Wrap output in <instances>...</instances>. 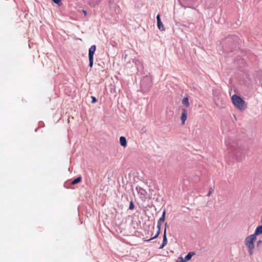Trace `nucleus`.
I'll return each mask as SVG.
<instances>
[{"label": "nucleus", "mask_w": 262, "mask_h": 262, "mask_svg": "<svg viewBox=\"0 0 262 262\" xmlns=\"http://www.w3.org/2000/svg\"><path fill=\"white\" fill-rule=\"evenodd\" d=\"M213 192V189L212 187H210L209 189V191L207 194V196H210L212 194Z\"/></svg>", "instance_id": "17"}, {"label": "nucleus", "mask_w": 262, "mask_h": 262, "mask_svg": "<svg viewBox=\"0 0 262 262\" xmlns=\"http://www.w3.org/2000/svg\"><path fill=\"white\" fill-rule=\"evenodd\" d=\"M91 98L92 103H95L97 102V99L94 96H91Z\"/></svg>", "instance_id": "18"}, {"label": "nucleus", "mask_w": 262, "mask_h": 262, "mask_svg": "<svg viewBox=\"0 0 262 262\" xmlns=\"http://www.w3.org/2000/svg\"><path fill=\"white\" fill-rule=\"evenodd\" d=\"M227 150L230 156L237 161L243 160L245 157L246 148L242 144L237 142L232 141L229 143L227 147Z\"/></svg>", "instance_id": "1"}, {"label": "nucleus", "mask_w": 262, "mask_h": 262, "mask_svg": "<svg viewBox=\"0 0 262 262\" xmlns=\"http://www.w3.org/2000/svg\"><path fill=\"white\" fill-rule=\"evenodd\" d=\"M256 239L255 235L251 234L247 236L245 241L246 246L249 249V252L250 255L253 253V249L254 248V242Z\"/></svg>", "instance_id": "3"}, {"label": "nucleus", "mask_w": 262, "mask_h": 262, "mask_svg": "<svg viewBox=\"0 0 262 262\" xmlns=\"http://www.w3.org/2000/svg\"><path fill=\"white\" fill-rule=\"evenodd\" d=\"M54 3L57 4L58 6H60L62 5L61 0H52Z\"/></svg>", "instance_id": "15"}, {"label": "nucleus", "mask_w": 262, "mask_h": 262, "mask_svg": "<svg viewBox=\"0 0 262 262\" xmlns=\"http://www.w3.org/2000/svg\"><path fill=\"white\" fill-rule=\"evenodd\" d=\"M187 111L185 108H182V114L181 116V120L182 122V124L184 125L185 123V121L187 120Z\"/></svg>", "instance_id": "5"}, {"label": "nucleus", "mask_w": 262, "mask_h": 262, "mask_svg": "<svg viewBox=\"0 0 262 262\" xmlns=\"http://www.w3.org/2000/svg\"><path fill=\"white\" fill-rule=\"evenodd\" d=\"M165 214H166V211H165V210H164V211L163 212L162 216L159 219L158 222L162 223L165 221Z\"/></svg>", "instance_id": "12"}, {"label": "nucleus", "mask_w": 262, "mask_h": 262, "mask_svg": "<svg viewBox=\"0 0 262 262\" xmlns=\"http://www.w3.org/2000/svg\"><path fill=\"white\" fill-rule=\"evenodd\" d=\"M165 229H166V227L167 226V223L165 224Z\"/></svg>", "instance_id": "22"}, {"label": "nucleus", "mask_w": 262, "mask_h": 262, "mask_svg": "<svg viewBox=\"0 0 262 262\" xmlns=\"http://www.w3.org/2000/svg\"><path fill=\"white\" fill-rule=\"evenodd\" d=\"M231 101L234 106L240 111H244L247 107V104L245 101L236 95H233L231 97Z\"/></svg>", "instance_id": "2"}, {"label": "nucleus", "mask_w": 262, "mask_h": 262, "mask_svg": "<svg viewBox=\"0 0 262 262\" xmlns=\"http://www.w3.org/2000/svg\"><path fill=\"white\" fill-rule=\"evenodd\" d=\"M157 25H158V27L159 28V30H161V31H163L164 30V27L161 21H159L157 23Z\"/></svg>", "instance_id": "14"}, {"label": "nucleus", "mask_w": 262, "mask_h": 262, "mask_svg": "<svg viewBox=\"0 0 262 262\" xmlns=\"http://www.w3.org/2000/svg\"><path fill=\"white\" fill-rule=\"evenodd\" d=\"M157 23L159 22V21H161V19H160V14H158V15L157 16Z\"/></svg>", "instance_id": "20"}, {"label": "nucleus", "mask_w": 262, "mask_h": 262, "mask_svg": "<svg viewBox=\"0 0 262 262\" xmlns=\"http://www.w3.org/2000/svg\"><path fill=\"white\" fill-rule=\"evenodd\" d=\"M81 177H77L76 179H75V180H74L72 182H71V184L72 185H75L76 184H77L78 183H79L80 182H81Z\"/></svg>", "instance_id": "13"}, {"label": "nucleus", "mask_w": 262, "mask_h": 262, "mask_svg": "<svg viewBox=\"0 0 262 262\" xmlns=\"http://www.w3.org/2000/svg\"><path fill=\"white\" fill-rule=\"evenodd\" d=\"M134 208H135V206H134V204L133 202L130 201V202L129 203V209L130 210H133L134 209Z\"/></svg>", "instance_id": "16"}, {"label": "nucleus", "mask_w": 262, "mask_h": 262, "mask_svg": "<svg viewBox=\"0 0 262 262\" xmlns=\"http://www.w3.org/2000/svg\"><path fill=\"white\" fill-rule=\"evenodd\" d=\"M82 13H83L84 16H86V14H87L86 11L85 10H82Z\"/></svg>", "instance_id": "21"}, {"label": "nucleus", "mask_w": 262, "mask_h": 262, "mask_svg": "<svg viewBox=\"0 0 262 262\" xmlns=\"http://www.w3.org/2000/svg\"><path fill=\"white\" fill-rule=\"evenodd\" d=\"M261 241H259L257 242V244L258 245V244H260V243H261Z\"/></svg>", "instance_id": "23"}, {"label": "nucleus", "mask_w": 262, "mask_h": 262, "mask_svg": "<svg viewBox=\"0 0 262 262\" xmlns=\"http://www.w3.org/2000/svg\"><path fill=\"white\" fill-rule=\"evenodd\" d=\"M262 233V225L258 226L255 231L254 235L256 236L257 235H259Z\"/></svg>", "instance_id": "10"}, {"label": "nucleus", "mask_w": 262, "mask_h": 262, "mask_svg": "<svg viewBox=\"0 0 262 262\" xmlns=\"http://www.w3.org/2000/svg\"><path fill=\"white\" fill-rule=\"evenodd\" d=\"M178 262H185V261H184V258L182 257H179L178 258Z\"/></svg>", "instance_id": "19"}, {"label": "nucleus", "mask_w": 262, "mask_h": 262, "mask_svg": "<svg viewBox=\"0 0 262 262\" xmlns=\"http://www.w3.org/2000/svg\"><path fill=\"white\" fill-rule=\"evenodd\" d=\"M167 237H166V229H165L164 230V232L163 243L161 245V246L159 247V248L163 249L164 248V247L167 244Z\"/></svg>", "instance_id": "7"}, {"label": "nucleus", "mask_w": 262, "mask_h": 262, "mask_svg": "<svg viewBox=\"0 0 262 262\" xmlns=\"http://www.w3.org/2000/svg\"><path fill=\"white\" fill-rule=\"evenodd\" d=\"M96 46L93 45L92 46L89 50V58L90 61L89 66L90 68H92L93 66V61H94V55L96 51Z\"/></svg>", "instance_id": "4"}, {"label": "nucleus", "mask_w": 262, "mask_h": 262, "mask_svg": "<svg viewBox=\"0 0 262 262\" xmlns=\"http://www.w3.org/2000/svg\"><path fill=\"white\" fill-rule=\"evenodd\" d=\"M120 144L121 145V146H122L123 147H126V145H127V142H126V138L124 137H121L120 138Z\"/></svg>", "instance_id": "8"}, {"label": "nucleus", "mask_w": 262, "mask_h": 262, "mask_svg": "<svg viewBox=\"0 0 262 262\" xmlns=\"http://www.w3.org/2000/svg\"><path fill=\"white\" fill-rule=\"evenodd\" d=\"M161 226H162V223L158 222L157 228H158V230L157 231L156 234L154 237H152L148 239L144 240V241L149 242L152 239H154L157 238L160 233V230H161Z\"/></svg>", "instance_id": "6"}, {"label": "nucleus", "mask_w": 262, "mask_h": 262, "mask_svg": "<svg viewBox=\"0 0 262 262\" xmlns=\"http://www.w3.org/2000/svg\"><path fill=\"white\" fill-rule=\"evenodd\" d=\"M194 254V252H189L185 257H184V261L185 262L189 260L192 256Z\"/></svg>", "instance_id": "11"}, {"label": "nucleus", "mask_w": 262, "mask_h": 262, "mask_svg": "<svg viewBox=\"0 0 262 262\" xmlns=\"http://www.w3.org/2000/svg\"><path fill=\"white\" fill-rule=\"evenodd\" d=\"M182 103L186 107H188L190 106L189 99L188 97H185L182 99Z\"/></svg>", "instance_id": "9"}]
</instances>
